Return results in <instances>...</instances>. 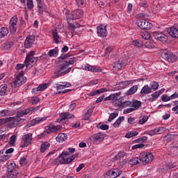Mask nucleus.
<instances>
[{"mask_svg": "<svg viewBox=\"0 0 178 178\" xmlns=\"http://www.w3.org/2000/svg\"><path fill=\"white\" fill-rule=\"evenodd\" d=\"M137 90H138V86L135 85L132 86L130 89H129L127 92H125V95H133L137 92Z\"/></svg>", "mask_w": 178, "mask_h": 178, "instance_id": "obj_28", "label": "nucleus"}, {"mask_svg": "<svg viewBox=\"0 0 178 178\" xmlns=\"http://www.w3.org/2000/svg\"><path fill=\"white\" fill-rule=\"evenodd\" d=\"M161 57L163 59L167 60V62H170L171 63H173L177 60V56H176L175 54H173V53L169 50H163L161 52Z\"/></svg>", "mask_w": 178, "mask_h": 178, "instance_id": "obj_4", "label": "nucleus"}, {"mask_svg": "<svg viewBox=\"0 0 178 178\" xmlns=\"http://www.w3.org/2000/svg\"><path fill=\"white\" fill-rule=\"evenodd\" d=\"M92 114V111H90L89 110L87 111L86 113H85L83 115V120H88V119H90V117Z\"/></svg>", "mask_w": 178, "mask_h": 178, "instance_id": "obj_48", "label": "nucleus"}, {"mask_svg": "<svg viewBox=\"0 0 178 178\" xmlns=\"http://www.w3.org/2000/svg\"><path fill=\"white\" fill-rule=\"evenodd\" d=\"M165 92V88H161V90L154 92L151 95V97L149 99V101L150 102H154V101H156L159 97H161V94H163Z\"/></svg>", "mask_w": 178, "mask_h": 178, "instance_id": "obj_18", "label": "nucleus"}, {"mask_svg": "<svg viewBox=\"0 0 178 178\" xmlns=\"http://www.w3.org/2000/svg\"><path fill=\"white\" fill-rule=\"evenodd\" d=\"M12 47H13V42H12V41L6 42L4 44L5 49H7V50L10 49V48H12Z\"/></svg>", "mask_w": 178, "mask_h": 178, "instance_id": "obj_49", "label": "nucleus"}, {"mask_svg": "<svg viewBox=\"0 0 178 178\" xmlns=\"http://www.w3.org/2000/svg\"><path fill=\"white\" fill-rule=\"evenodd\" d=\"M10 158V155L4 154L3 156L0 159V162H6L8 159Z\"/></svg>", "mask_w": 178, "mask_h": 178, "instance_id": "obj_60", "label": "nucleus"}, {"mask_svg": "<svg viewBox=\"0 0 178 178\" xmlns=\"http://www.w3.org/2000/svg\"><path fill=\"white\" fill-rule=\"evenodd\" d=\"M132 45L134 47H138V48H141V47L144 46V43L140 40H135L132 41Z\"/></svg>", "mask_w": 178, "mask_h": 178, "instance_id": "obj_38", "label": "nucleus"}, {"mask_svg": "<svg viewBox=\"0 0 178 178\" xmlns=\"http://www.w3.org/2000/svg\"><path fill=\"white\" fill-rule=\"evenodd\" d=\"M74 159H75V157L73 154L69 153V152L63 151L56 159V162H58V161L60 163L67 164V163H71V162H73Z\"/></svg>", "mask_w": 178, "mask_h": 178, "instance_id": "obj_1", "label": "nucleus"}, {"mask_svg": "<svg viewBox=\"0 0 178 178\" xmlns=\"http://www.w3.org/2000/svg\"><path fill=\"white\" fill-rule=\"evenodd\" d=\"M33 140V134H28L22 136L21 147L24 148V147H29L31 144Z\"/></svg>", "mask_w": 178, "mask_h": 178, "instance_id": "obj_10", "label": "nucleus"}, {"mask_svg": "<svg viewBox=\"0 0 178 178\" xmlns=\"http://www.w3.org/2000/svg\"><path fill=\"white\" fill-rule=\"evenodd\" d=\"M60 120H66V119H72L74 118V115L69 113H61L60 114Z\"/></svg>", "mask_w": 178, "mask_h": 178, "instance_id": "obj_29", "label": "nucleus"}, {"mask_svg": "<svg viewBox=\"0 0 178 178\" xmlns=\"http://www.w3.org/2000/svg\"><path fill=\"white\" fill-rule=\"evenodd\" d=\"M26 83V78L23 76V72L18 74L17 77L13 81V84L15 87H20V86H23Z\"/></svg>", "mask_w": 178, "mask_h": 178, "instance_id": "obj_11", "label": "nucleus"}, {"mask_svg": "<svg viewBox=\"0 0 178 178\" xmlns=\"http://www.w3.org/2000/svg\"><path fill=\"white\" fill-rule=\"evenodd\" d=\"M136 111L134 108L132 107L126 108L123 111L124 115H127L128 113H131V112H134Z\"/></svg>", "mask_w": 178, "mask_h": 178, "instance_id": "obj_55", "label": "nucleus"}, {"mask_svg": "<svg viewBox=\"0 0 178 178\" xmlns=\"http://www.w3.org/2000/svg\"><path fill=\"white\" fill-rule=\"evenodd\" d=\"M122 173V170L118 169V168H114L108 170L106 176H107V178H116L118 177V176Z\"/></svg>", "mask_w": 178, "mask_h": 178, "instance_id": "obj_15", "label": "nucleus"}, {"mask_svg": "<svg viewBox=\"0 0 178 178\" xmlns=\"http://www.w3.org/2000/svg\"><path fill=\"white\" fill-rule=\"evenodd\" d=\"M126 155V153L124 152H120L117 155L115 156V157L113 159V161L115 162V161H118V159H120V158H123Z\"/></svg>", "mask_w": 178, "mask_h": 178, "instance_id": "obj_42", "label": "nucleus"}, {"mask_svg": "<svg viewBox=\"0 0 178 178\" xmlns=\"http://www.w3.org/2000/svg\"><path fill=\"white\" fill-rule=\"evenodd\" d=\"M40 99L38 97H33L32 99V104L33 105H35L40 102Z\"/></svg>", "mask_w": 178, "mask_h": 178, "instance_id": "obj_63", "label": "nucleus"}, {"mask_svg": "<svg viewBox=\"0 0 178 178\" xmlns=\"http://www.w3.org/2000/svg\"><path fill=\"white\" fill-rule=\"evenodd\" d=\"M16 141V135H13L9 140V144L10 145H13Z\"/></svg>", "mask_w": 178, "mask_h": 178, "instance_id": "obj_56", "label": "nucleus"}, {"mask_svg": "<svg viewBox=\"0 0 178 178\" xmlns=\"http://www.w3.org/2000/svg\"><path fill=\"white\" fill-rule=\"evenodd\" d=\"M140 159L143 163H150L154 161V155L151 152H146L140 154Z\"/></svg>", "mask_w": 178, "mask_h": 178, "instance_id": "obj_12", "label": "nucleus"}, {"mask_svg": "<svg viewBox=\"0 0 178 178\" xmlns=\"http://www.w3.org/2000/svg\"><path fill=\"white\" fill-rule=\"evenodd\" d=\"M68 26L71 30H74V29H77L79 27H80V24L77 23V22H74V23H68Z\"/></svg>", "mask_w": 178, "mask_h": 178, "instance_id": "obj_45", "label": "nucleus"}, {"mask_svg": "<svg viewBox=\"0 0 178 178\" xmlns=\"http://www.w3.org/2000/svg\"><path fill=\"white\" fill-rule=\"evenodd\" d=\"M153 37L155 40L160 41V42H163V44L164 42H168V40H169L168 35L161 31L153 32Z\"/></svg>", "mask_w": 178, "mask_h": 178, "instance_id": "obj_8", "label": "nucleus"}, {"mask_svg": "<svg viewBox=\"0 0 178 178\" xmlns=\"http://www.w3.org/2000/svg\"><path fill=\"white\" fill-rule=\"evenodd\" d=\"M84 15V12L82 10H76V11H73L70 15L67 16V19L73 20L74 19H80V17H83Z\"/></svg>", "mask_w": 178, "mask_h": 178, "instance_id": "obj_13", "label": "nucleus"}, {"mask_svg": "<svg viewBox=\"0 0 178 178\" xmlns=\"http://www.w3.org/2000/svg\"><path fill=\"white\" fill-rule=\"evenodd\" d=\"M168 33L173 38H178V29L176 27L172 26L168 29Z\"/></svg>", "mask_w": 178, "mask_h": 178, "instance_id": "obj_24", "label": "nucleus"}, {"mask_svg": "<svg viewBox=\"0 0 178 178\" xmlns=\"http://www.w3.org/2000/svg\"><path fill=\"white\" fill-rule=\"evenodd\" d=\"M85 166L86 165L84 163H81L76 168V172H80V170H81V169H83Z\"/></svg>", "mask_w": 178, "mask_h": 178, "instance_id": "obj_64", "label": "nucleus"}, {"mask_svg": "<svg viewBox=\"0 0 178 178\" xmlns=\"http://www.w3.org/2000/svg\"><path fill=\"white\" fill-rule=\"evenodd\" d=\"M58 54H59V49H58V47H56L54 49H51L48 52V55H49V56H50V58H56V56H57V55H58Z\"/></svg>", "mask_w": 178, "mask_h": 178, "instance_id": "obj_33", "label": "nucleus"}, {"mask_svg": "<svg viewBox=\"0 0 178 178\" xmlns=\"http://www.w3.org/2000/svg\"><path fill=\"white\" fill-rule=\"evenodd\" d=\"M72 70V67H68L67 63L63 65L61 67L57 68L54 74V79H57V77H62V76H65V74H67Z\"/></svg>", "mask_w": 178, "mask_h": 178, "instance_id": "obj_3", "label": "nucleus"}, {"mask_svg": "<svg viewBox=\"0 0 178 178\" xmlns=\"http://www.w3.org/2000/svg\"><path fill=\"white\" fill-rule=\"evenodd\" d=\"M35 42V36L34 35H28L24 41V47L25 48H31L33 44Z\"/></svg>", "mask_w": 178, "mask_h": 178, "instance_id": "obj_14", "label": "nucleus"}, {"mask_svg": "<svg viewBox=\"0 0 178 178\" xmlns=\"http://www.w3.org/2000/svg\"><path fill=\"white\" fill-rule=\"evenodd\" d=\"M120 108H129V106H131V101H127L118 104Z\"/></svg>", "mask_w": 178, "mask_h": 178, "instance_id": "obj_44", "label": "nucleus"}, {"mask_svg": "<svg viewBox=\"0 0 178 178\" xmlns=\"http://www.w3.org/2000/svg\"><path fill=\"white\" fill-rule=\"evenodd\" d=\"M143 147H144V144L138 143V144L133 145L131 147V149H137L138 148H143Z\"/></svg>", "mask_w": 178, "mask_h": 178, "instance_id": "obj_59", "label": "nucleus"}, {"mask_svg": "<svg viewBox=\"0 0 178 178\" xmlns=\"http://www.w3.org/2000/svg\"><path fill=\"white\" fill-rule=\"evenodd\" d=\"M17 174L16 173V171H9L7 173V175L3 177V178H17Z\"/></svg>", "mask_w": 178, "mask_h": 178, "instance_id": "obj_39", "label": "nucleus"}, {"mask_svg": "<svg viewBox=\"0 0 178 178\" xmlns=\"http://www.w3.org/2000/svg\"><path fill=\"white\" fill-rule=\"evenodd\" d=\"M154 131L156 132V134H162L165 131L164 127H158L154 129Z\"/></svg>", "mask_w": 178, "mask_h": 178, "instance_id": "obj_54", "label": "nucleus"}, {"mask_svg": "<svg viewBox=\"0 0 178 178\" xmlns=\"http://www.w3.org/2000/svg\"><path fill=\"white\" fill-rule=\"evenodd\" d=\"M49 147H51V144L49 143V142H42L40 145V151L42 153L45 152V151H47V149H48V148H49Z\"/></svg>", "mask_w": 178, "mask_h": 178, "instance_id": "obj_30", "label": "nucleus"}, {"mask_svg": "<svg viewBox=\"0 0 178 178\" xmlns=\"http://www.w3.org/2000/svg\"><path fill=\"white\" fill-rule=\"evenodd\" d=\"M145 47L146 48H148L149 49H152V48H155V45H154V43L149 41L145 42Z\"/></svg>", "mask_w": 178, "mask_h": 178, "instance_id": "obj_51", "label": "nucleus"}, {"mask_svg": "<svg viewBox=\"0 0 178 178\" xmlns=\"http://www.w3.org/2000/svg\"><path fill=\"white\" fill-rule=\"evenodd\" d=\"M47 83L40 84L38 87L39 91H44V90H47Z\"/></svg>", "mask_w": 178, "mask_h": 178, "instance_id": "obj_57", "label": "nucleus"}, {"mask_svg": "<svg viewBox=\"0 0 178 178\" xmlns=\"http://www.w3.org/2000/svg\"><path fill=\"white\" fill-rule=\"evenodd\" d=\"M97 35L99 37H106L108 35V31L106 30V25L101 24L97 27Z\"/></svg>", "mask_w": 178, "mask_h": 178, "instance_id": "obj_16", "label": "nucleus"}, {"mask_svg": "<svg viewBox=\"0 0 178 178\" xmlns=\"http://www.w3.org/2000/svg\"><path fill=\"white\" fill-rule=\"evenodd\" d=\"M20 165L22 166H26L27 165V159H26L24 157L21 159V160H20Z\"/></svg>", "mask_w": 178, "mask_h": 178, "instance_id": "obj_62", "label": "nucleus"}, {"mask_svg": "<svg viewBox=\"0 0 178 178\" xmlns=\"http://www.w3.org/2000/svg\"><path fill=\"white\" fill-rule=\"evenodd\" d=\"M150 90H153V91H156L158 88H159V83L156 81H152L149 84Z\"/></svg>", "mask_w": 178, "mask_h": 178, "instance_id": "obj_37", "label": "nucleus"}, {"mask_svg": "<svg viewBox=\"0 0 178 178\" xmlns=\"http://www.w3.org/2000/svg\"><path fill=\"white\" fill-rule=\"evenodd\" d=\"M46 120H47V117L36 118L29 121L27 124V126L28 127H31V126H34L35 124H38V123H42V122H45Z\"/></svg>", "mask_w": 178, "mask_h": 178, "instance_id": "obj_20", "label": "nucleus"}, {"mask_svg": "<svg viewBox=\"0 0 178 178\" xmlns=\"http://www.w3.org/2000/svg\"><path fill=\"white\" fill-rule=\"evenodd\" d=\"M140 36L143 40H149V38H151V33L148 31L141 32Z\"/></svg>", "mask_w": 178, "mask_h": 178, "instance_id": "obj_41", "label": "nucleus"}, {"mask_svg": "<svg viewBox=\"0 0 178 178\" xmlns=\"http://www.w3.org/2000/svg\"><path fill=\"white\" fill-rule=\"evenodd\" d=\"M136 24L141 30H151L152 29V24L145 19H138Z\"/></svg>", "mask_w": 178, "mask_h": 178, "instance_id": "obj_7", "label": "nucleus"}, {"mask_svg": "<svg viewBox=\"0 0 178 178\" xmlns=\"http://www.w3.org/2000/svg\"><path fill=\"white\" fill-rule=\"evenodd\" d=\"M120 95H122V93L120 92L111 94L108 97H106L104 99V101H112V102H116V101H118V98H119Z\"/></svg>", "mask_w": 178, "mask_h": 178, "instance_id": "obj_23", "label": "nucleus"}, {"mask_svg": "<svg viewBox=\"0 0 178 178\" xmlns=\"http://www.w3.org/2000/svg\"><path fill=\"white\" fill-rule=\"evenodd\" d=\"M152 92V90L148 86V85H146L143 87V88L140 90V94H151Z\"/></svg>", "mask_w": 178, "mask_h": 178, "instance_id": "obj_35", "label": "nucleus"}, {"mask_svg": "<svg viewBox=\"0 0 178 178\" xmlns=\"http://www.w3.org/2000/svg\"><path fill=\"white\" fill-rule=\"evenodd\" d=\"M141 105H142V103L140 101L136 100V99L131 101V106L135 111H137V109H138V108H140Z\"/></svg>", "mask_w": 178, "mask_h": 178, "instance_id": "obj_27", "label": "nucleus"}, {"mask_svg": "<svg viewBox=\"0 0 178 178\" xmlns=\"http://www.w3.org/2000/svg\"><path fill=\"white\" fill-rule=\"evenodd\" d=\"M140 162H143L142 160H141V156H140V158H138V157L132 158L129 161V163L131 166H133L134 165H138V164H140Z\"/></svg>", "mask_w": 178, "mask_h": 178, "instance_id": "obj_32", "label": "nucleus"}, {"mask_svg": "<svg viewBox=\"0 0 178 178\" xmlns=\"http://www.w3.org/2000/svg\"><path fill=\"white\" fill-rule=\"evenodd\" d=\"M177 168V164L176 163H167L165 164V169L167 170H172V169H176Z\"/></svg>", "mask_w": 178, "mask_h": 178, "instance_id": "obj_36", "label": "nucleus"}, {"mask_svg": "<svg viewBox=\"0 0 178 178\" xmlns=\"http://www.w3.org/2000/svg\"><path fill=\"white\" fill-rule=\"evenodd\" d=\"M119 115V112L115 111L114 113H112L110 114L108 122H111V120H113V119H115V118H118Z\"/></svg>", "mask_w": 178, "mask_h": 178, "instance_id": "obj_47", "label": "nucleus"}, {"mask_svg": "<svg viewBox=\"0 0 178 178\" xmlns=\"http://www.w3.org/2000/svg\"><path fill=\"white\" fill-rule=\"evenodd\" d=\"M77 61V58L76 57H72L69 59V60L66 61L65 63H67V66L69 67V65H74V62Z\"/></svg>", "mask_w": 178, "mask_h": 178, "instance_id": "obj_50", "label": "nucleus"}, {"mask_svg": "<svg viewBox=\"0 0 178 178\" xmlns=\"http://www.w3.org/2000/svg\"><path fill=\"white\" fill-rule=\"evenodd\" d=\"M60 130H62L60 125L50 124L47 129V132L48 134H51V133H58V131H60Z\"/></svg>", "mask_w": 178, "mask_h": 178, "instance_id": "obj_21", "label": "nucleus"}, {"mask_svg": "<svg viewBox=\"0 0 178 178\" xmlns=\"http://www.w3.org/2000/svg\"><path fill=\"white\" fill-rule=\"evenodd\" d=\"M17 15H14L9 22V29L11 34H15L17 31Z\"/></svg>", "mask_w": 178, "mask_h": 178, "instance_id": "obj_9", "label": "nucleus"}, {"mask_svg": "<svg viewBox=\"0 0 178 178\" xmlns=\"http://www.w3.org/2000/svg\"><path fill=\"white\" fill-rule=\"evenodd\" d=\"M6 90H8V86L1 85L0 86V95L2 97L3 95H6Z\"/></svg>", "mask_w": 178, "mask_h": 178, "instance_id": "obj_40", "label": "nucleus"}, {"mask_svg": "<svg viewBox=\"0 0 178 178\" xmlns=\"http://www.w3.org/2000/svg\"><path fill=\"white\" fill-rule=\"evenodd\" d=\"M104 138H105V135L102 133H97L92 136V140H93L95 143H101L104 141Z\"/></svg>", "mask_w": 178, "mask_h": 178, "instance_id": "obj_22", "label": "nucleus"}, {"mask_svg": "<svg viewBox=\"0 0 178 178\" xmlns=\"http://www.w3.org/2000/svg\"><path fill=\"white\" fill-rule=\"evenodd\" d=\"M9 34V29L6 27H2L0 29V40L1 38H3V37H6Z\"/></svg>", "mask_w": 178, "mask_h": 178, "instance_id": "obj_34", "label": "nucleus"}, {"mask_svg": "<svg viewBox=\"0 0 178 178\" xmlns=\"http://www.w3.org/2000/svg\"><path fill=\"white\" fill-rule=\"evenodd\" d=\"M20 116L17 115V113L15 117H11L9 118H6V119H8L7 122H9V127L11 128L13 127H16L17 126H19V124H20V123H23V122H24V120H26L24 118H20Z\"/></svg>", "mask_w": 178, "mask_h": 178, "instance_id": "obj_5", "label": "nucleus"}, {"mask_svg": "<svg viewBox=\"0 0 178 178\" xmlns=\"http://www.w3.org/2000/svg\"><path fill=\"white\" fill-rule=\"evenodd\" d=\"M26 6L28 9H33V8H34L33 0H26Z\"/></svg>", "mask_w": 178, "mask_h": 178, "instance_id": "obj_52", "label": "nucleus"}, {"mask_svg": "<svg viewBox=\"0 0 178 178\" xmlns=\"http://www.w3.org/2000/svg\"><path fill=\"white\" fill-rule=\"evenodd\" d=\"M122 122H124V117L122 116L120 117L116 122H114L113 126L115 127H119V126H120V124L122 123Z\"/></svg>", "mask_w": 178, "mask_h": 178, "instance_id": "obj_43", "label": "nucleus"}, {"mask_svg": "<svg viewBox=\"0 0 178 178\" xmlns=\"http://www.w3.org/2000/svg\"><path fill=\"white\" fill-rule=\"evenodd\" d=\"M35 52L31 51L29 54H27L26 59L24 60L25 66L27 69H31L33 65H35L36 62L38 61V57H34Z\"/></svg>", "mask_w": 178, "mask_h": 178, "instance_id": "obj_2", "label": "nucleus"}, {"mask_svg": "<svg viewBox=\"0 0 178 178\" xmlns=\"http://www.w3.org/2000/svg\"><path fill=\"white\" fill-rule=\"evenodd\" d=\"M15 164L11 163L8 166V172H15Z\"/></svg>", "mask_w": 178, "mask_h": 178, "instance_id": "obj_58", "label": "nucleus"}, {"mask_svg": "<svg viewBox=\"0 0 178 178\" xmlns=\"http://www.w3.org/2000/svg\"><path fill=\"white\" fill-rule=\"evenodd\" d=\"M6 115H9V111L8 110L0 111V116L3 117V116H6Z\"/></svg>", "mask_w": 178, "mask_h": 178, "instance_id": "obj_61", "label": "nucleus"}, {"mask_svg": "<svg viewBox=\"0 0 178 178\" xmlns=\"http://www.w3.org/2000/svg\"><path fill=\"white\" fill-rule=\"evenodd\" d=\"M52 33L54 42L56 44H60V42H62V38L59 35L58 31L56 30H54Z\"/></svg>", "mask_w": 178, "mask_h": 178, "instance_id": "obj_26", "label": "nucleus"}, {"mask_svg": "<svg viewBox=\"0 0 178 178\" xmlns=\"http://www.w3.org/2000/svg\"><path fill=\"white\" fill-rule=\"evenodd\" d=\"M35 108H34L33 107H31L29 108H26L23 111H22L21 112L17 113V116H20V118H23V116H25V115H29V113H30V112H33V111H35Z\"/></svg>", "mask_w": 178, "mask_h": 178, "instance_id": "obj_25", "label": "nucleus"}, {"mask_svg": "<svg viewBox=\"0 0 178 178\" xmlns=\"http://www.w3.org/2000/svg\"><path fill=\"white\" fill-rule=\"evenodd\" d=\"M127 65V59L124 58L122 60L117 61L113 64L114 70H120L123 66Z\"/></svg>", "mask_w": 178, "mask_h": 178, "instance_id": "obj_19", "label": "nucleus"}, {"mask_svg": "<svg viewBox=\"0 0 178 178\" xmlns=\"http://www.w3.org/2000/svg\"><path fill=\"white\" fill-rule=\"evenodd\" d=\"M161 101L163 102H168V101H172V99L170 98V96H168V95H163L161 96Z\"/></svg>", "mask_w": 178, "mask_h": 178, "instance_id": "obj_53", "label": "nucleus"}, {"mask_svg": "<svg viewBox=\"0 0 178 178\" xmlns=\"http://www.w3.org/2000/svg\"><path fill=\"white\" fill-rule=\"evenodd\" d=\"M71 86L72 84H70L69 82H60L59 83L56 84V88L59 94H66V92H69L70 90H65V88H69V87Z\"/></svg>", "mask_w": 178, "mask_h": 178, "instance_id": "obj_6", "label": "nucleus"}, {"mask_svg": "<svg viewBox=\"0 0 178 178\" xmlns=\"http://www.w3.org/2000/svg\"><path fill=\"white\" fill-rule=\"evenodd\" d=\"M56 140L58 143H63V141L67 140V135L66 134H59L56 138Z\"/></svg>", "mask_w": 178, "mask_h": 178, "instance_id": "obj_31", "label": "nucleus"}, {"mask_svg": "<svg viewBox=\"0 0 178 178\" xmlns=\"http://www.w3.org/2000/svg\"><path fill=\"white\" fill-rule=\"evenodd\" d=\"M148 120V116L143 115L142 117H140L138 123L139 124H144L145 122H147Z\"/></svg>", "mask_w": 178, "mask_h": 178, "instance_id": "obj_46", "label": "nucleus"}, {"mask_svg": "<svg viewBox=\"0 0 178 178\" xmlns=\"http://www.w3.org/2000/svg\"><path fill=\"white\" fill-rule=\"evenodd\" d=\"M83 70H86L87 72H92L93 73H99V72H102V70L97 66L90 65L89 64H86L83 67Z\"/></svg>", "mask_w": 178, "mask_h": 178, "instance_id": "obj_17", "label": "nucleus"}]
</instances>
